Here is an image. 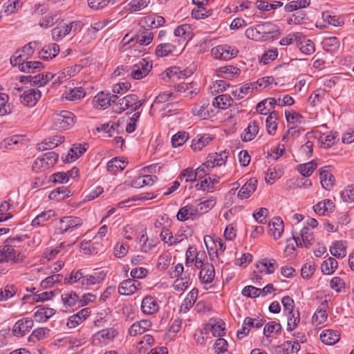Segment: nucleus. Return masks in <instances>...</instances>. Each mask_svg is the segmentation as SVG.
I'll return each mask as SVG.
<instances>
[{"label":"nucleus","mask_w":354,"mask_h":354,"mask_svg":"<svg viewBox=\"0 0 354 354\" xmlns=\"http://www.w3.org/2000/svg\"><path fill=\"white\" fill-rule=\"evenodd\" d=\"M257 267L260 269L261 271H266L267 274L273 273L277 268L278 265L274 259H263L260 261Z\"/></svg>","instance_id":"79ce46f5"},{"label":"nucleus","mask_w":354,"mask_h":354,"mask_svg":"<svg viewBox=\"0 0 354 354\" xmlns=\"http://www.w3.org/2000/svg\"><path fill=\"white\" fill-rule=\"evenodd\" d=\"M270 231L274 239H278L281 236L284 230L283 222L279 217H274L272 222L269 223Z\"/></svg>","instance_id":"473e14b6"},{"label":"nucleus","mask_w":354,"mask_h":354,"mask_svg":"<svg viewBox=\"0 0 354 354\" xmlns=\"http://www.w3.org/2000/svg\"><path fill=\"white\" fill-rule=\"evenodd\" d=\"M319 178L322 187L326 190H330L335 185V177L326 169L319 170Z\"/></svg>","instance_id":"2f4dec72"},{"label":"nucleus","mask_w":354,"mask_h":354,"mask_svg":"<svg viewBox=\"0 0 354 354\" xmlns=\"http://www.w3.org/2000/svg\"><path fill=\"white\" fill-rule=\"evenodd\" d=\"M142 311L147 315H152L159 309L156 299L150 295L144 297L141 305Z\"/></svg>","instance_id":"6ab92c4d"},{"label":"nucleus","mask_w":354,"mask_h":354,"mask_svg":"<svg viewBox=\"0 0 354 354\" xmlns=\"http://www.w3.org/2000/svg\"><path fill=\"white\" fill-rule=\"evenodd\" d=\"M139 243L140 251L145 253L150 252L156 246V243L152 239L149 240L146 232L140 236Z\"/></svg>","instance_id":"5fc2aeb1"},{"label":"nucleus","mask_w":354,"mask_h":354,"mask_svg":"<svg viewBox=\"0 0 354 354\" xmlns=\"http://www.w3.org/2000/svg\"><path fill=\"white\" fill-rule=\"evenodd\" d=\"M62 142V138L61 137L54 136L53 138L46 139L44 142L38 144L37 147L39 150L44 151L49 149H53Z\"/></svg>","instance_id":"de8ad7c7"},{"label":"nucleus","mask_w":354,"mask_h":354,"mask_svg":"<svg viewBox=\"0 0 354 354\" xmlns=\"http://www.w3.org/2000/svg\"><path fill=\"white\" fill-rule=\"evenodd\" d=\"M128 37L129 35H126L122 39V41L125 44L130 42H136L140 45H148L153 40V34L151 32L146 31L130 39H129Z\"/></svg>","instance_id":"f3484780"},{"label":"nucleus","mask_w":354,"mask_h":354,"mask_svg":"<svg viewBox=\"0 0 354 354\" xmlns=\"http://www.w3.org/2000/svg\"><path fill=\"white\" fill-rule=\"evenodd\" d=\"M208 106L209 103L207 101L201 102L199 104L194 106L192 112L201 119L205 120L212 115V110L209 111Z\"/></svg>","instance_id":"a878e982"},{"label":"nucleus","mask_w":354,"mask_h":354,"mask_svg":"<svg viewBox=\"0 0 354 354\" xmlns=\"http://www.w3.org/2000/svg\"><path fill=\"white\" fill-rule=\"evenodd\" d=\"M191 33L192 29L189 24H185L178 26L175 28L174 34L176 37H179V39L174 40V42L178 44L181 47L186 39L190 38Z\"/></svg>","instance_id":"2eb2a0df"},{"label":"nucleus","mask_w":354,"mask_h":354,"mask_svg":"<svg viewBox=\"0 0 354 354\" xmlns=\"http://www.w3.org/2000/svg\"><path fill=\"white\" fill-rule=\"evenodd\" d=\"M189 138L188 133L178 131L171 138V144L174 147L182 146Z\"/></svg>","instance_id":"052dcab7"},{"label":"nucleus","mask_w":354,"mask_h":354,"mask_svg":"<svg viewBox=\"0 0 354 354\" xmlns=\"http://www.w3.org/2000/svg\"><path fill=\"white\" fill-rule=\"evenodd\" d=\"M335 209L334 203L330 199H325L319 202L313 207V209L318 215H324L332 212Z\"/></svg>","instance_id":"c85d7f7f"},{"label":"nucleus","mask_w":354,"mask_h":354,"mask_svg":"<svg viewBox=\"0 0 354 354\" xmlns=\"http://www.w3.org/2000/svg\"><path fill=\"white\" fill-rule=\"evenodd\" d=\"M17 288L14 285H7L0 289V301H7L15 295Z\"/></svg>","instance_id":"8fccbe9b"},{"label":"nucleus","mask_w":354,"mask_h":354,"mask_svg":"<svg viewBox=\"0 0 354 354\" xmlns=\"http://www.w3.org/2000/svg\"><path fill=\"white\" fill-rule=\"evenodd\" d=\"M160 236L161 240L169 246L176 245L187 239L186 235L183 232H178L174 236L172 232L165 227L162 229Z\"/></svg>","instance_id":"f8f14e48"},{"label":"nucleus","mask_w":354,"mask_h":354,"mask_svg":"<svg viewBox=\"0 0 354 354\" xmlns=\"http://www.w3.org/2000/svg\"><path fill=\"white\" fill-rule=\"evenodd\" d=\"M300 50L306 55H311L315 52L314 43L308 39H306L304 35L301 40H298L297 44Z\"/></svg>","instance_id":"58836bf2"},{"label":"nucleus","mask_w":354,"mask_h":354,"mask_svg":"<svg viewBox=\"0 0 354 354\" xmlns=\"http://www.w3.org/2000/svg\"><path fill=\"white\" fill-rule=\"evenodd\" d=\"M49 331L50 330L46 328H38L32 332L28 337V341L35 342L37 340L43 339L49 335Z\"/></svg>","instance_id":"6e6d98bb"},{"label":"nucleus","mask_w":354,"mask_h":354,"mask_svg":"<svg viewBox=\"0 0 354 354\" xmlns=\"http://www.w3.org/2000/svg\"><path fill=\"white\" fill-rule=\"evenodd\" d=\"M228 152L226 151H221V153H214L209 154L207 158V162L209 165H212V168L215 166H221L224 165L227 159Z\"/></svg>","instance_id":"72a5a7b5"},{"label":"nucleus","mask_w":354,"mask_h":354,"mask_svg":"<svg viewBox=\"0 0 354 354\" xmlns=\"http://www.w3.org/2000/svg\"><path fill=\"white\" fill-rule=\"evenodd\" d=\"M41 96V91L35 88H30L20 95L21 102L26 106H33Z\"/></svg>","instance_id":"4468645a"},{"label":"nucleus","mask_w":354,"mask_h":354,"mask_svg":"<svg viewBox=\"0 0 354 354\" xmlns=\"http://www.w3.org/2000/svg\"><path fill=\"white\" fill-rule=\"evenodd\" d=\"M151 68L152 64L145 59H142L132 66L131 77L134 80H140L147 76Z\"/></svg>","instance_id":"0eeeda50"},{"label":"nucleus","mask_w":354,"mask_h":354,"mask_svg":"<svg viewBox=\"0 0 354 354\" xmlns=\"http://www.w3.org/2000/svg\"><path fill=\"white\" fill-rule=\"evenodd\" d=\"M216 201L214 197H211L210 198L200 201L197 203V205L198 207L199 212L201 214L208 212L210 209H212L216 205Z\"/></svg>","instance_id":"bf43d9fd"},{"label":"nucleus","mask_w":354,"mask_h":354,"mask_svg":"<svg viewBox=\"0 0 354 354\" xmlns=\"http://www.w3.org/2000/svg\"><path fill=\"white\" fill-rule=\"evenodd\" d=\"M322 17L324 22H327L329 25L335 27L342 26L344 23L341 17L333 15L329 11L323 12Z\"/></svg>","instance_id":"37998d69"},{"label":"nucleus","mask_w":354,"mask_h":354,"mask_svg":"<svg viewBox=\"0 0 354 354\" xmlns=\"http://www.w3.org/2000/svg\"><path fill=\"white\" fill-rule=\"evenodd\" d=\"M203 330L205 335L211 333L214 337H221L225 335V322L222 319H210Z\"/></svg>","instance_id":"6e6552de"},{"label":"nucleus","mask_w":354,"mask_h":354,"mask_svg":"<svg viewBox=\"0 0 354 354\" xmlns=\"http://www.w3.org/2000/svg\"><path fill=\"white\" fill-rule=\"evenodd\" d=\"M126 165L127 162L124 160H121L115 157L108 162L106 169L111 173L115 174L118 171L123 170Z\"/></svg>","instance_id":"c03bdc74"},{"label":"nucleus","mask_w":354,"mask_h":354,"mask_svg":"<svg viewBox=\"0 0 354 354\" xmlns=\"http://www.w3.org/2000/svg\"><path fill=\"white\" fill-rule=\"evenodd\" d=\"M82 27L80 21H72L69 24H59L51 31L53 39L55 41H59L69 34L75 35L79 32Z\"/></svg>","instance_id":"f257e3e1"},{"label":"nucleus","mask_w":354,"mask_h":354,"mask_svg":"<svg viewBox=\"0 0 354 354\" xmlns=\"http://www.w3.org/2000/svg\"><path fill=\"white\" fill-rule=\"evenodd\" d=\"M337 268V261L333 257H329L322 264V272L324 274H330L335 272Z\"/></svg>","instance_id":"3c124183"},{"label":"nucleus","mask_w":354,"mask_h":354,"mask_svg":"<svg viewBox=\"0 0 354 354\" xmlns=\"http://www.w3.org/2000/svg\"><path fill=\"white\" fill-rule=\"evenodd\" d=\"M39 47L37 41H30L25 45L21 49L15 52L10 57V64L16 66L20 62H24L29 59L35 53V49Z\"/></svg>","instance_id":"f03ea898"},{"label":"nucleus","mask_w":354,"mask_h":354,"mask_svg":"<svg viewBox=\"0 0 354 354\" xmlns=\"http://www.w3.org/2000/svg\"><path fill=\"white\" fill-rule=\"evenodd\" d=\"M118 99L115 94L111 95L110 93L104 92L99 93L93 100V106L95 109H104L110 106L112 103H115Z\"/></svg>","instance_id":"1a4fd4ad"},{"label":"nucleus","mask_w":354,"mask_h":354,"mask_svg":"<svg viewBox=\"0 0 354 354\" xmlns=\"http://www.w3.org/2000/svg\"><path fill=\"white\" fill-rule=\"evenodd\" d=\"M212 140V137L208 133L199 134L192 140V148L194 151H201L208 145Z\"/></svg>","instance_id":"cd10ccee"},{"label":"nucleus","mask_w":354,"mask_h":354,"mask_svg":"<svg viewBox=\"0 0 354 354\" xmlns=\"http://www.w3.org/2000/svg\"><path fill=\"white\" fill-rule=\"evenodd\" d=\"M310 3V0H296L287 3L284 6V10L290 12L298 9L308 7Z\"/></svg>","instance_id":"09e8293b"},{"label":"nucleus","mask_w":354,"mask_h":354,"mask_svg":"<svg viewBox=\"0 0 354 354\" xmlns=\"http://www.w3.org/2000/svg\"><path fill=\"white\" fill-rule=\"evenodd\" d=\"M55 313V310L53 308L41 307L35 311L34 317L36 322H44L50 318Z\"/></svg>","instance_id":"f704fd0d"},{"label":"nucleus","mask_w":354,"mask_h":354,"mask_svg":"<svg viewBox=\"0 0 354 354\" xmlns=\"http://www.w3.org/2000/svg\"><path fill=\"white\" fill-rule=\"evenodd\" d=\"M137 101V95L134 94H130L124 96V97L119 99L113 107L114 112L120 113L125 110L135 106V104Z\"/></svg>","instance_id":"ddd939ff"},{"label":"nucleus","mask_w":354,"mask_h":354,"mask_svg":"<svg viewBox=\"0 0 354 354\" xmlns=\"http://www.w3.org/2000/svg\"><path fill=\"white\" fill-rule=\"evenodd\" d=\"M288 314L289 316L288 318L287 330L292 331L297 327L300 322L299 312L297 310Z\"/></svg>","instance_id":"0e129e2a"},{"label":"nucleus","mask_w":354,"mask_h":354,"mask_svg":"<svg viewBox=\"0 0 354 354\" xmlns=\"http://www.w3.org/2000/svg\"><path fill=\"white\" fill-rule=\"evenodd\" d=\"M238 53L239 50L235 47L228 45H218L211 50L214 58L225 61L236 57Z\"/></svg>","instance_id":"423d86ee"},{"label":"nucleus","mask_w":354,"mask_h":354,"mask_svg":"<svg viewBox=\"0 0 354 354\" xmlns=\"http://www.w3.org/2000/svg\"><path fill=\"white\" fill-rule=\"evenodd\" d=\"M22 4L23 3L21 0H8L4 4V12L9 15L20 8Z\"/></svg>","instance_id":"680f3d73"},{"label":"nucleus","mask_w":354,"mask_h":354,"mask_svg":"<svg viewBox=\"0 0 354 354\" xmlns=\"http://www.w3.org/2000/svg\"><path fill=\"white\" fill-rule=\"evenodd\" d=\"M215 275L214 268L212 264H205L199 274L201 281L203 283H210L214 280Z\"/></svg>","instance_id":"7c9ffc66"},{"label":"nucleus","mask_w":354,"mask_h":354,"mask_svg":"<svg viewBox=\"0 0 354 354\" xmlns=\"http://www.w3.org/2000/svg\"><path fill=\"white\" fill-rule=\"evenodd\" d=\"M320 339L326 345H333L339 340V334L337 330L326 329L321 333Z\"/></svg>","instance_id":"bb28decb"},{"label":"nucleus","mask_w":354,"mask_h":354,"mask_svg":"<svg viewBox=\"0 0 354 354\" xmlns=\"http://www.w3.org/2000/svg\"><path fill=\"white\" fill-rule=\"evenodd\" d=\"M257 179L255 178H250L241 187L238 193V197L241 199L248 198L256 190Z\"/></svg>","instance_id":"4be33fe9"},{"label":"nucleus","mask_w":354,"mask_h":354,"mask_svg":"<svg viewBox=\"0 0 354 354\" xmlns=\"http://www.w3.org/2000/svg\"><path fill=\"white\" fill-rule=\"evenodd\" d=\"M86 95L84 89L82 87H76L70 91L66 98L68 100H76L84 97Z\"/></svg>","instance_id":"338daca9"},{"label":"nucleus","mask_w":354,"mask_h":354,"mask_svg":"<svg viewBox=\"0 0 354 354\" xmlns=\"http://www.w3.org/2000/svg\"><path fill=\"white\" fill-rule=\"evenodd\" d=\"M55 213L53 210H48L43 212L40 214L37 215L32 221V225L38 226L43 225L46 221H48L50 218L53 217Z\"/></svg>","instance_id":"864d4df0"},{"label":"nucleus","mask_w":354,"mask_h":354,"mask_svg":"<svg viewBox=\"0 0 354 354\" xmlns=\"http://www.w3.org/2000/svg\"><path fill=\"white\" fill-rule=\"evenodd\" d=\"M259 127L256 121H251L248 127L244 130V132L241 135L242 140L244 142L251 141L254 138L256 135L258 133Z\"/></svg>","instance_id":"e433bc0d"},{"label":"nucleus","mask_w":354,"mask_h":354,"mask_svg":"<svg viewBox=\"0 0 354 354\" xmlns=\"http://www.w3.org/2000/svg\"><path fill=\"white\" fill-rule=\"evenodd\" d=\"M216 73L218 77L232 79L239 75L241 70L234 66L228 65L217 68Z\"/></svg>","instance_id":"393cba45"},{"label":"nucleus","mask_w":354,"mask_h":354,"mask_svg":"<svg viewBox=\"0 0 354 354\" xmlns=\"http://www.w3.org/2000/svg\"><path fill=\"white\" fill-rule=\"evenodd\" d=\"M181 51L182 49L178 48L176 43L173 41V43H163L158 45L156 49V55L157 57H163L173 53H181Z\"/></svg>","instance_id":"a211bd4d"},{"label":"nucleus","mask_w":354,"mask_h":354,"mask_svg":"<svg viewBox=\"0 0 354 354\" xmlns=\"http://www.w3.org/2000/svg\"><path fill=\"white\" fill-rule=\"evenodd\" d=\"M301 236L302 241H300L299 237L293 236V239L298 247H302L304 245L306 248H309L313 244L314 241L313 234L308 227H305L301 230Z\"/></svg>","instance_id":"aec40b11"},{"label":"nucleus","mask_w":354,"mask_h":354,"mask_svg":"<svg viewBox=\"0 0 354 354\" xmlns=\"http://www.w3.org/2000/svg\"><path fill=\"white\" fill-rule=\"evenodd\" d=\"M341 198L346 203L354 202V185L347 186L342 192Z\"/></svg>","instance_id":"774afa93"},{"label":"nucleus","mask_w":354,"mask_h":354,"mask_svg":"<svg viewBox=\"0 0 354 354\" xmlns=\"http://www.w3.org/2000/svg\"><path fill=\"white\" fill-rule=\"evenodd\" d=\"M62 301L64 306L68 308H77L80 307V298L75 292L64 293L62 295Z\"/></svg>","instance_id":"c756f323"},{"label":"nucleus","mask_w":354,"mask_h":354,"mask_svg":"<svg viewBox=\"0 0 354 354\" xmlns=\"http://www.w3.org/2000/svg\"><path fill=\"white\" fill-rule=\"evenodd\" d=\"M233 100L230 95L223 94L214 97L213 105L220 109H226L232 106Z\"/></svg>","instance_id":"c9c22d12"},{"label":"nucleus","mask_w":354,"mask_h":354,"mask_svg":"<svg viewBox=\"0 0 354 354\" xmlns=\"http://www.w3.org/2000/svg\"><path fill=\"white\" fill-rule=\"evenodd\" d=\"M86 151V148L84 145H73V147L69 150L68 155L66 157V161L68 162L75 161Z\"/></svg>","instance_id":"4c0bfd02"},{"label":"nucleus","mask_w":354,"mask_h":354,"mask_svg":"<svg viewBox=\"0 0 354 354\" xmlns=\"http://www.w3.org/2000/svg\"><path fill=\"white\" fill-rule=\"evenodd\" d=\"M82 225V220L77 216H64L59 221V224L57 227V233L64 234L66 232L73 228L80 227Z\"/></svg>","instance_id":"9d476101"},{"label":"nucleus","mask_w":354,"mask_h":354,"mask_svg":"<svg viewBox=\"0 0 354 354\" xmlns=\"http://www.w3.org/2000/svg\"><path fill=\"white\" fill-rule=\"evenodd\" d=\"M83 273L81 270L72 271L68 277L64 279L65 284L72 285L75 283L79 282L82 283Z\"/></svg>","instance_id":"69168bd1"},{"label":"nucleus","mask_w":354,"mask_h":354,"mask_svg":"<svg viewBox=\"0 0 354 354\" xmlns=\"http://www.w3.org/2000/svg\"><path fill=\"white\" fill-rule=\"evenodd\" d=\"M58 157V155L54 151L46 152L35 160L32 169L35 171L46 170L56 163Z\"/></svg>","instance_id":"7ed1b4c3"},{"label":"nucleus","mask_w":354,"mask_h":354,"mask_svg":"<svg viewBox=\"0 0 354 354\" xmlns=\"http://www.w3.org/2000/svg\"><path fill=\"white\" fill-rule=\"evenodd\" d=\"M59 51V46L55 43H52L44 46L39 52V58L43 60H48L55 57Z\"/></svg>","instance_id":"b1692460"},{"label":"nucleus","mask_w":354,"mask_h":354,"mask_svg":"<svg viewBox=\"0 0 354 354\" xmlns=\"http://www.w3.org/2000/svg\"><path fill=\"white\" fill-rule=\"evenodd\" d=\"M23 259L24 256L19 250L14 248V245L5 241L4 245L0 249V263L3 261L18 263L22 261Z\"/></svg>","instance_id":"39448f33"},{"label":"nucleus","mask_w":354,"mask_h":354,"mask_svg":"<svg viewBox=\"0 0 354 354\" xmlns=\"http://www.w3.org/2000/svg\"><path fill=\"white\" fill-rule=\"evenodd\" d=\"M273 83L277 85V82H274V78L272 76H266L253 82L252 86H254L255 90H260L271 86Z\"/></svg>","instance_id":"603ef678"},{"label":"nucleus","mask_w":354,"mask_h":354,"mask_svg":"<svg viewBox=\"0 0 354 354\" xmlns=\"http://www.w3.org/2000/svg\"><path fill=\"white\" fill-rule=\"evenodd\" d=\"M317 168V164L314 161H310L305 164H301L297 166V169L300 174L305 176L308 177L311 176L314 170Z\"/></svg>","instance_id":"4d7b16f0"},{"label":"nucleus","mask_w":354,"mask_h":354,"mask_svg":"<svg viewBox=\"0 0 354 354\" xmlns=\"http://www.w3.org/2000/svg\"><path fill=\"white\" fill-rule=\"evenodd\" d=\"M257 8L263 11H270L271 10H274L277 8L281 7L283 6V2L281 1H274L273 3H269L267 1L263 0H258L256 1Z\"/></svg>","instance_id":"13d9d810"},{"label":"nucleus","mask_w":354,"mask_h":354,"mask_svg":"<svg viewBox=\"0 0 354 354\" xmlns=\"http://www.w3.org/2000/svg\"><path fill=\"white\" fill-rule=\"evenodd\" d=\"M136 283H137L138 286H141L140 283L135 279H128L124 280L120 283L118 287L119 293L122 295H131L133 294L138 290V288L135 286Z\"/></svg>","instance_id":"412c9836"},{"label":"nucleus","mask_w":354,"mask_h":354,"mask_svg":"<svg viewBox=\"0 0 354 354\" xmlns=\"http://www.w3.org/2000/svg\"><path fill=\"white\" fill-rule=\"evenodd\" d=\"M267 103H268L270 104L271 108H274V106L277 104L276 98L269 97L266 100H263V101H261L257 104L256 110L261 115H266L268 114V112L265 111V110L266 109V104Z\"/></svg>","instance_id":"e2e57ef3"},{"label":"nucleus","mask_w":354,"mask_h":354,"mask_svg":"<svg viewBox=\"0 0 354 354\" xmlns=\"http://www.w3.org/2000/svg\"><path fill=\"white\" fill-rule=\"evenodd\" d=\"M71 196V192L70 190L68 189L67 187H61L55 189L53 191H52L49 194V198L51 200L59 201L66 198H68Z\"/></svg>","instance_id":"a19ab883"},{"label":"nucleus","mask_w":354,"mask_h":354,"mask_svg":"<svg viewBox=\"0 0 354 354\" xmlns=\"http://www.w3.org/2000/svg\"><path fill=\"white\" fill-rule=\"evenodd\" d=\"M104 274L103 273H95L93 274L84 275L81 285L82 286H89L100 283L104 280Z\"/></svg>","instance_id":"ea45409f"},{"label":"nucleus","mask_w":354,"mask_h":354,"mask_svg":"<svg viewBox=\"0 0 354 354\" xmlns=\"http://www.w3.org/2000/svg\"><path fill=\"white\" fill-rule=\"evenodd\" d=\"M17 66L21 71L28 73H37L44 68L43 64L38 61L20 62Z\"/></svg>","instance_id":"5701e85b"},{"label":"nucleus","mask_w":354,"mask_h":354,"mask_svg":"<svg viewBox=\"0 0 354 354\" xmlns=\"http://www.w3.org/2000/svg\"><path fill=\"white\" fill-rule=\"evenodd\" d=\"M330 254L339 259L344 258L346 255V246L342 241H337L333 243L330 248Z\"/></svg>","instance_id":"a18cd8bd"},{"label":"nucleus","mask_w":354,"mask_h":354,"mask_svg":"<svg viewBox=\"0 0 354 354\" xmlns=\"http://www.w3.org/2000/svg\"><path fill=\"white\" fill-rule=\"evenodd\" d=\"M75 115L68 111H62L54 116V124L59 130H67L71 128L75 123Z\"/></svg>","instance_id":"20e7f679"},{"label":"nucleus","mask_w":354,"mask_h":354,"mask_svg":"<svg viewBox=\"0 0 354 354\" xmlns=\"http://www.w3.org/2000/svg\"><path fill=\"white\" fill-rule=\"evenodd\" d=\"M151 322L149 319H142L133 324L129 328L130 336L135 337L141 335L151 327Z\"/></svg>","instance_id":"dca6fc26"},{"label":"nucleus","mask_w":354,"mask_h":354,"mask_svg":"<svg viewBox=\"0 0 354 354\" xmlns=\"http://www.w3.org/2000/svg\"><path fill=\"white\" fill-rule=\"evenodd\" d=\"M33 327V320L30 317L19 319L12 327V333L18 337H24Z\"/></svg>","instance_id":"9b49d317"},{"label":"nucleus","mask_w":354,"mask_h":354,"mask_svg":"<svg viewBox=\"0 0 354 354\" xmlns=\"http://www.w3.org/2000/svg\"><path fill=\"white\" fill-rule=\"evenodd\" d=\"M277 119H278V113L275 111H273L271 113H270L269 115L268 116V118L266 119V123L267 131L270 135L274 134V133L277 130Z\"/></svg>","instance_id":"49530a36"}]
</instances>
